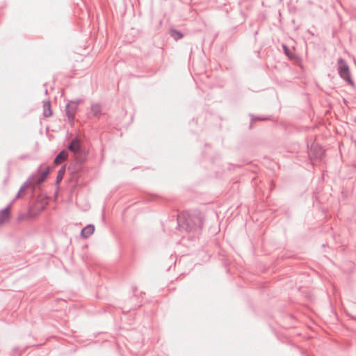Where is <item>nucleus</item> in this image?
Segmentation results:
<instances>
[{"mask_svg": "<svg viewBox=\"0 0 356 356\" xmlns=\"http://www.w3.org/2000/svg\"><path fill=\"white\" fill-rule=\"evenodd\" d=\"M178 227L186 232H196L203 226V220L198 213L184 212L177 216Z\"/></svg>", "mask_w": 356, "mask_h": 356, "instance_id": "f257e3e1", "label": "nucleus"}, {"mask_svg": "<svg viewBox=\"0 0 356 356\" xmlns=\"http://www.w3.org/2000/svg\"><path fill=\"white\" fill-rule=\"evenodd\" d=\"M337 70L340 77L347 83L353 87L355 83L351 78L350 69L346 60L341 58H339L337 60Z\"/></svg>", "mask_w": 356, "mask_h": 356, "instance_id": "f03ea898", "label": "nucleus"}, {"mask_svg": "<svg viewBox=\"0 0 356 356\" xmlns=\"http://www.w3.org/2000/svg\"><path fill=\"white\" fill-rule=\"evenodd\" d=\"M309 149V144L307 143ZM324 154V151L321 145L317 143H312L310 146L309 155L316 159H321Z\"/></svg>", "mask_w": 356, "mask_h": 356, "instance_id": "7ed1b4c3", "label": "nucleus"}, {"mask_svg": "<svg viewBox=\"0 0 356 356\" xmlns=\"http://www.w3.org/2000/svg\"><path fill=\"white\" fill-rule=\"evenodd\" d=\"M67 149L75 154H81L83 152L81 140L78 137H75L67 146Z\"/></svg>", "mask_w": 356, "mask_h": 356, "instance_id": "20e7f679", "label": "nucleus"}, {"mask_svg": "<svg viewBox=\"0 0 356 356\" xmlns=\"http://www.w3.org/2000/svg\"><path fill=\"white\" fill-rule=\"evenodd\" d=\"M77 108L72 106L70 103H67L65 106V113L67 117L68 122L72 126L74 123V116Z\"/></svg>", "mask_w": 356, "mask_h": 356, "instance_id": "39448f33", "label": "nucleus"}, {"mask_svg": "<svg viewBox=\"0 0 356 356\" xmlns=\"http://www.w3.org/2000/svg\"><path fill=\"white\" fill-rule=\"evenodd\" d=\"M14 202L15 200H13L6 208L0 211V225L9 220L10 207Z\"/></svg>", "mask_w": 356, "mask_h": 356, "instance_id": "423d86ee", "label": "nucleus"}, {"mask_svg": "<svg viewBox=\"0 0 356 356\" xmlns=\"http://www.w3.org/2000/svg\"><path fill=\"white\" fill-rule=\"evenodd\" d=\"M91 113L95 118H99L103 114L101 104L99 103H92L91 104Z\"/></svg>", "mask_w": 356, "mask_h": 356, "instance_id": "0eeeda50", "label": "nucleus"}, {"mask_svg": "<svg viewBox=\"0 0 356 356\" xmlns=\"http://www.w3.org/2000/svg\"><path fill=\"white\" fill-rule=\"evenodd\" d=\"M95 232V226L93 225H88L82 229L81 236L83 238H87L90 236Z\"/></svg>", "mask_w": 356, "mask_h": 356, "instance_id": "6e6552de", "label": "nucleus"}, {"mask_svg": "<svg viewBox=\"0 0 356 356\" xmlns=\"http://www.w3.org/2000/svg\"><path fill=\"white\" fill-rule=\"evenodd\" d=\"M67 156H68L67 151V150H62L55 157L54 163L56 165L60 164L61 163H63V161H65L67 159Z\"/></svg>", "mask_w": 356, "mask_h": 356, "instance_id": "1a4fd4ad", "label": "nucleus"}, {"mask_svg": "<svg viewBox=\"0 0 356 356\" xmlns=\"http://www.w3.org/2000/svg\"><path fill=\"white\" fill-rule=\"evenodd\" d=\"M170 35L174 38L175 40L177 41L184 38V35L179 31L171 28L169 30Z\"/></svg>", "mask_w": 356, "mask_h": 356, "instance_id": "9d476101", "label": "nucleus"}, {"mask_svg": "<svg viewBox=\"0 0 356 356\" xmlns=\"http://www.w3.org/2000/svg\"><path fill=\"white\" fill-rule=\"evenodd\" d=\"M49 171H50L49 167L47 166L45 168V169L42 172L40 175L36 179V184H42L45 180L47 177L48 176Z\"/></svg>", "mask_w": 356, "mask_h": 356, "instance_id": "9b49d317", "label": "nucleus"}, {"mask_svg": "<svg viewBox=\"0 0 356 356\" xmlns=\"http://www.w3.org/2000/svg\"><path fill=\"white\" fill-rule=\"evenodd\" d=\"M33 179L34 177L33 175L30 176L27 180L19 188V193H23L25 189L29 188L33 184Z\"/></svg>", "mask_w": 356, "mask_h": 356, "instance_id": "f8f14e48", "label": "nucleus"}, {"mask_svg": "<svg viewBox=\"0 0 356 356\" xmlns=\"http://www.w3.org/2000/svg\"><path fill=\"white\" fill-rule=\"evenodd\" d=\"M43 109H44L43 114H44V117L48 118L52 115L50 102L48 101V102H44Z\"/></svg>", "mask_w": 356, "mask_h": 356, "instance_id": "ddd939ff", "label": "nucleus"}, {"mask_svg": "<svg viewBox=\"0 0 356 356\" xmlns=\"http://www.w3.org/2000/svg\"><path fill=\"white\" fill-rule=\"evenodd\" d=\"M65 169L64 167L61 168L57 173L56 179V184H59L61 180L63 178V176L65 175Z\"/></svg>", "mask_w": 356, "mask_h": 356, "instance_id": "4468645a", "label": "nucleus"}, {"mask_svg": "<svg viewBox=\"0 0 356 356\" xmlns=\"http://www.w3.org/2000/svg\"><path fill=\"white\" fill-rule=\"evenodd\" d=\"M282 48H283V50L284 51V54L289 58H292L293 56H292V53L291 52V51L289 50V47H287L286 44H283L282 45Z\"/></svg>", "mask_w": 356, "mask_h": 356, "instance_id": "2eb2a0df", "label": "nucleus"}, {"mask_svg": "<svg viewBox=\"0 0 356 356\" xmlns=\"http://www.w3.org/2000/svg\"><path fill=\"white\" fill-rule=\"evenodd\" d=\"M82 102L83 100L81 99H76L68 102V103H70V104H72V106L75 107L76 108H78V106Z\"/></svg>", "mask_w": 356, "mask_h": 356, "instance_id": "dca6fc26", "label": "nucleus"}, {"mask_svg": "<svg viewBox=\"0 0 356 356\" xmlns=\"http://www.w3.org/2000/svg\"><path fill=\"white\" fill-rule=\"evenodd\" d=\"M268 120V118H254L253 115H252V120L254 121V120Z\"/></svg>", "mask_w": 356, "mask_h": 356, "instance_id": "f3484780", "label": "nucleus"}, {"mask_svg": "<svg viewBox=\"0 0 356 356\" xmlns=\"http://www.w3.org/2000/svg\"><path fill=\"white\" fill-rule=\"evenodd\" d=\"M22 193H19V191H18V193H17V195H16L15 198L14 200H17V199L19 198V197H21V194H22Z\"/></svg>", "mask_w": 356, "mask_h": 356, "instance_id": "a211bd4d", "label": "nucleus"}, {"mask_svg": "<svg viewBox=\"0 0 356 356\" xmlns=\"http://www.w3.org/2000/svg\"><path fill=\"white\" fill-rule=\"evenodd\" d=\"M42 168V165H40L39 168H38V172L40 171V169Z\"/></svg>", "mask_w": 356, "mask_h": 356, "instance_id": "6ab92c4d", "label": "nucleus"}]
</instances>
